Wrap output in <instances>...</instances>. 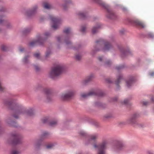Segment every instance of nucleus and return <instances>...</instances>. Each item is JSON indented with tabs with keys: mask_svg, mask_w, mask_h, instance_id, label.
I'll use <instances>...</instances> for the list:
<instances>
[{
	"mask_svg": "<svg viewBox=\"0 0 154 154\" xmlns=\"http://www.w3.org/2000/svg\"><path fill=\"white\" fill-rule=\"evenodd\" d=\"M44 91L46 97V101L48 102L50 101L52 99V95L50 90L48 88H45L44 89Z\"/></svg>",
	"mask_w": 154,
	"mask_h": 154,
	"instance_id": "9d476101",
	"label": "nucleus"
},
{
	"mask_svg": "<svg viewBox=\"0 0 154 154\" xmlns=\"http://www.w3.org/2000/svg\"><path fill=\"white\" fill-rule=\"evenodd\" d=\"M75 58L76 60H79L81 59V56L79 54H77L75 56Z\"/></svg>",
	"mask_w": 154,
	"mask_h": 154,
	"instance_id": "2f4dec72",
	"label": "nucleus"
},
{
	"mask_svg": "<svg viewBox=\"0 0 154 154\" xmlns=\"http://www.w3.org/2000/svg\"><path fill=\"white\" fill-rule=\"evenodd\" d=\"M148 36L149 38H154V35L152 33H149L148 34Z\"/></svg>",
	"mask_w": 154,
	"mask_h": 154,
	"instance_id": "cd10ccee",
	"label": "nucleus"
},
{
	"mask_svg": "<svg viewBox=\"0 0 154 154\" xmlns=\"http://www.w3.org/2000/svg\"><path fill=\"white\" fill-rule=\"evenodd\" d=\"M65 42L66 43V44L67 45H68L70 43V42L69 41V42H68L67 41H65Z\"/></svg>",
	"mask_w": 154,
	"mask_h": 154,
	"instance_id": "3c124183",
	"label": "nucleus"
},
{
	"mask_svg": "<svg viewBox=\"0 0 154 154\" xmlns=\"http://www.w3.org/2000/svg\"><path fill=\"white\" fill-rule=\"evenodd\" d=\"M61 38L60 37H58L57 38V40L58 42H60L61 40Z\"/></svg>",
	"mask_w": 154,
	"mask_h": 154,
	"instance_id": "de8ad7c7",
	"label": "nucleus"
},
{
	"mask_svg": "<svg viewBox=\"0 0 154 154\" xmlns=\"http://www.w3.org/2000/svg\"><path fill=\"white\" fill-rule=\"evenodd\" d=\"M1 49L2 50L5 51L7 50V47L5 45H2L1 46Z\"/></svg>",
	"mask_w": 154,
	"mask_h": 154,
	"instance_id": "c756f323",
	"label": "nucleus"
},
{
	"mask_svg": "<svg viewBox=\"0 0 154 154\" xmlns=\"http://www.w3.org/2000/svg\"><path fill=\"white\" fill-rule=\"evenodd\" d=\"M44 8L46 9H50L51 7V5L47 2H44L43 3Z\"/></svg>",
	"mask_w": 154,
	"mask_h": 154,
	"instance_id": "2eb2a0df",
	"label": "nucleus"
},
{
	"mask_svg": "<svg viewBox=\"0 0 154 154\" xmlns=\"http://www.w3.org/2000/svg\"><path fill=\"white\" fill-rule=\"evenodd\" d=\"M124 103L125 104H127L129 102V100L127 99H125L124 101Z\"/></svg>",
	"mask_w": 154,
	"mask_h": 154,
	"instance_id": "ea45409f",
	"label": "nucleus"
},
{
	"mask_svg": "<svg viewBox=\"0 0 154 154\" xmlns=\"http://www.w3.org/2000/svg\"><path fill=\"white\" fill-rule=\"evenodd\" d=\"M137 24L139 25V26L143 27L144 28L145 27L144 24L142 23V22L140 21H138L137 22Z\"/></svg>",
	"mask_w": 154,
	"mask_h": 154,
	"instance_id": "b1692460",
	"label": "nucleus"
},
{
	"mask_svg": "<svg viewBox=\"0 0 154 154\" xmlns=\"http://www.w3.org/2000/svg\"><path fill=\"white\" fill-rule=\"evenodd\" d=\"M100 103H95V105L97 106H99L100 105Z\"/></svg>",
	"mask_w": 154,
	"mask_h": 154,
	"instance_id": "8fccbe9b",
	"label": "nucleus"
},
{
	"mask_svg": "<svg viewBox=\"0 0 154 154\" xmlns=\"http://www.w3.org/2000/svg\"><path fill=\"white\" fill-rule=\"evenodd\" d=\"M34 67L36 71H38L39 69V67L38 66L34 65Z\"/></svg>",
	"mask_w": 154,
	"mask_h": 154,
	"instance_id": "58836bf2",
	"label": "nucleus"
},
{
	"mask_svg": "<svg viewBox=\"0 0 154 154\" xmlns=\"http://www.w3.org/2000/svg\"><path fill=\"white\" fill-rule=\"evenodd\" d=\"M149 75L151 76H153L154 75V72H151L149 73Z\"/></svg>",
	"mask_w": 154,
	"mask_h": 154,
	"instance_id": "49530a36",
	"label": "nucleus"
},
{
	"mask_svg": "<svg viewBox=\"0 0 154 154\" xmlns=\"http://www.w3.org/2000/svg\"><path fill=\"white\" fill-rule=\"evenodd\" d=\"M137 117V115L136 114L133 115L127 121V123L132 125L134 124L136 122V119Z\"/></svg>",
	"mask_w": 154,
	"mask_h": 154,
	"instance_id": "9b49d317",
	"label": "nucleus"
},
{
	"mask_svg": "<svg viewBox=\"0 0 154 154\" xmlns=\"http://www.w3.org/2000/svg\"><path fill=\"white\" fill-rule=\"evenodd\" d=\"M2 18V17H0V23H1L3 21V20L1 19Z\"/></svg>",
	"mask_w": 154,
	"mask_h": 154,
	"instance_id": "09e8293b",
	"label": "nucleus"
},
{
	"mask_svg": "<svg viewBox=\"0 0 154 154\" xmlns=\"http://www.w3.org/2000/svg\"><path fill=\"white\" fill-rule=\"evenodd\" d=\"M106 81L108 83H111L112 81L110 79H107L106 80Z\"/></svg>",
	"mask_w": 154,
	"mask_h": 154,
	"instance_id": "a19ab883",
	"label": "nucleus"
},
{
	"mask_svg": "<svg viewBox=\"0 0 154 154\" xmlns=\"http://www.w3.org/2000/svg\"><path fill=\"white\" fill-rule=\"evenodd\" d=\"M100 27V25L96 27H94L92 30V32L93 34L96 33L98 31V29Z\"/></svg>",
	"mask_w": 154,
	"mask_h": 154,
	"instance_id": "6ab92c4d",
	"label": "nucleus"
},
{
	"mask_svg": "<svg viewBox=\"0 0 154 154\" xmlns=\"http://www.w3.org/2000/svg\"><path fill=\"white\" fill-rule=\"evenodd\" d=\"M49 35V33L46 32L44 35V36H38L37 40L31 42L30 43V45L31 46H33L37 45L42 44L43 42L45 39Z\"/></svg>",
	"mask_w": 154,
	"mask_h": 154,
	"instance_id": "39448f33",
	"label": "nucleus"
},
{
	"mask_svg": "<svg viewBox=\"0 0 154 154\" xmlns=\"http://www.w3.org/2000/svg\"><path fill=\"white\" fill-rule=\"evenodd\" d=\"M37 8V6H35L31 10L29 11L27 13L28 16H30V15L33 14L35 12L36 9Z\"/></svg>",
	"mask_w": 154,
	"mask_h": 154,
	"instance_id": "4468645a",
	"label": "nucleus"
},
{
	"mask_svg": "<svg viewBox=\"0 0 154 154\" xmlns=\"http://www.w3.org/2000/svg\"><path fill=\"white\" fill-rule=\"evenodd\" d=\"M14 117L15 118H18V116H16V114L14 115Z\"/></svg>",
	"mask_w": 154,
	"mask_h": 154,
	"instance_id": "603ef678",
	"label": "nucleus"
},
{
	"mask_svg": "<svg viewBox=\"0 0 154 154\" xmlns=\"http://www.w3.org/2000/svg\"><path fill=\"white\" fill-rule=\"evenodd\" d=\"M124 67L123 66H117L116 67V69L118 70L122 68H123Z\"/></svg>",
	"mask_w": 154,
	"mask_h": 154,
	"instance_id": "4c0bfd02",
	"label": "nucleus"
},
{
	"mask_svg": "<svg viewBox=\"0 0 154 154\" xmlns=\"http://www.w3.org/2000/svg\"><path fill=\"white\" fill-rule=\"evenodd\" d=\"M95 2L100 4H102L107 9V17L111 19H115L116 18V15L104 3H103L101 0H94Z\"/></svg>",
	"mask_w": 154,
	"mask_h": 154,
	"instance_id": "20e7f679",
	"label": "nucleus"
},
{
	"mask_svg": "<svg viewBox=\"0 0 154 154\" xmlns=\"http://www.w3.org/2000/svg\"><path fill=\"white\" fill-rule=\"evenodd\" d=\"M86 29V28L85 26H83L82 27L81 31L82 32H85Z\"/></svg>",
	"mask_w": 154,
	"mask_h": 154,
	"instance_id": "473e14b6",
	"label": "nucleus"
},
{
	"mask_svg": "<svg viewBox=\"0 0 154 154\" xmlns=\"http://www.w3.org/2000/svg\"><path fill=\"white\" fill-rule=\"evenodd\" d=\"M29 57L28 56H26L23 59V62L25 63H27L28 61V58Z\"/></svg>",
	"mask_w": 154,
	"mask_h": 154,
	"instance_id": "bb28decb",
	"label": "nucleus"
},
{
	"mask_svg": "<svg viewBox=\"0 0 154 154\" xmlns=\"http://www.w3.org/2000/svg\"><path fill=\"white\" fill-rule=\"evenodd\" d=\"M143 103L144 105L146 106L148 104V102L146 101L143 102Z\"/></svg>",
	"mask_w": 154,
	"mask_h": 154,
	"instance_id": "c03bdc74",
	"label": "nucleus"
},
{
	"mask_svg": "<svg viewBox=\"0 0 154 154\" xmlns=\"http://www.w3.org/2000/svg\"><path fill=\"white\" fill-rule=\"evenodd\" d=\"M53 146V145L52 144H50L48 145L47 146V148L48 149H50Z\"/></svg>",
	"mask_w": 154,
	"mask_h": 154,
	"instance_id": "f704fd0d",
	"label": "nucleus"
},
{
	"mask_svg": "<svg viewBox=\"0 0 154 154\" xmlns=\"http://www.w3.org/2000/svg\"><path fill=\"white\" fill-rule=\"evenodd\" d=\"M51 54V52L50 51H48L46 53V56L48 57Z\"/></svg>",
	"mask_w": 154,
	"mask_h": 154,
	"instance_id": "e433bc0d",
	"label": "nucleus"
},
{
	"mask_svg": "<svg viewBox=\"0 0 154 154\" xmlns=\"http://www.w3.org/2000/svg\"><path fill=\"white\" fill-rule=\"evenodd\" d=\"M26 32H29V31L28 30V31H27V30H26Z\"/></svg>",
	"mask_w": 154,
	"mask_h": 154,
	"instance_id": "4d7b16f0",
	"label": "nucleus"
},
{
	"mask_svg": "<svg viewBox=\"0 0 154 154\" xmlns=\"http://www.w3.org/2000/svg\"><path fill=\"white\" fill-rule=\"evenodd\" d=\"M22 112L29 116H32L34 113L32 109H30L29 110L23 111Z\"/></svg>",
	"mask_w": 154,
	"mask_h": 154,
	"instance_id": "f8f14e48",
	"label": "nucleus"
},
{
	"mask_svg": "<svg viewBox=\"0 0 154 154\" xmlns=\"http://www.w3.org/2000/svg\"><path fill=\"white\" fill-rule=\"evenodd\" d=\"M63 70L62 65H57L53 67L50 73V76L52 78L54 79L62 74Z\"/></svg>",
	"mask_w": 154,
	"mask_h": 154,
	"instance_id": "f257e3e1",
	"label": "nucleus"
},
{
	"mask_svg": "<svg viewBox=\"0 0 154 154\" xmlns=\"http://www.w3.org/2000/svg\"><path fill=\"white\" fill-rule=\"evenodd\" d=\"M103 95V94L102 92H95L94 91H91L88 94H86L83 93L81 94V96L83 98H85L88 97L89 96H93L94 95H97L99 96H102Z\"/></svg>",
	"mask_w": 154,
	"mask_h": 154,
	"instance_id": "6e6552de",
	"label": "nucleus"
},
{
	"mask_svg": "<svg viewBox=\"0 0 154 154\" xmlns=\"http://www.w3.org/2000/svg\"><path fill=\"white\" fill-rule=\"evenodd\" d=\"M122 79V75H120L119 76L117 80L115 82V84L118 87V85L120 83V81Z\"/></svg>",
	"mask_w": 154,
	"mask_h": 154,
	"instance_id": "f3484780",
	"label": "nucleus"
},
{
	"mask_svg": "<svg viewBox=\"0 0 154 154\" xmlns=\"http://www.w3.org/2000/svg\"><path fill=\"white\" fill-rule=\"evenodd\" d=\"M21 113L20 112V111H18L17 112V114H20Z\"/></svg>",
	"mask_w": 154,
	"mask_h": 154,
	"instance_id": "5fc2aeb1",
	"label": "nucleus"
},
{
	"mask_svg": "<svg viewBox=\"0 0 154 154\" xmlns=\"http://www.w3.org/2000/svg\"><path fill=\"white\" fill-rule=\"evenodd\" d=\"M57 124V122L56 121H53L51 122L49 124L50 125L52 126H54L56 125Z\"/></svg>",
	"mask_w": 154,
	"mask_h": 154,
	"instance_id": "5701e85b",
	"label": "nucleus"
},
{
	"mask_svg": "<svg viewBox=\"0 0 154 154\" xmlns=\"http://www.w3.org/2000/svg\"><path fill=\"white\" fill-rule=\"evenodd\" d=\"M103 58V57H100L98 58V59L99 60V61H102Z\"/></svg>",
	"mask_w": 154,
	"mask_h": 154,
	"instance_id": "a18cd8bd",
	"label": "nucleus"
},
{
	"mask_svg": "<svg viewBox=\"0 0 154 154\" xmlns=\"http://www.w3.org/2000/svg\"><path fill=\"white\" fill-rule=\"evenodd\" d=\"M48 119L47 118H44L42 119V121L43 123H46L47 122Z\"/></svg>",
	"mask_w": 154,
	"mask_h": 154,
	"instance_id": "c85d7f7f",
	"label": "nucleus"
},
{
	"mask_svg": "<svg viewBox=\"0 0 154 154\" xmlns=\"http://www.w3.org/2000/svg\"><path fill=\"white\" fill-rule=\"evenodd\" d=\"M121 56L122 57H124L125 56L128 54L129 52L127 51H121Z\"/></svg>",
	"mask_w": 154,
	"mask_h": 154,
	"instance_id": "412c9836",
	"label": "nucleus"
},
{
	"mask_svg": "<svg viewBox=\"0 0 154 154\" xmlns=\"http://www.w3.org/2000/svg\"><path fill=\"white\" fill-rule=\"evenodd\" d=\"M4 89L5 88L2 86L1 83L0 82V91H3Z\"/></svg>",
	"mask_w": 154,
	"mask_h": 154,
	"instance_id": "c9c22d12",
	"label": "nucleus"
},
{
	"mask_svg": "<svg viewBox=\"0 0 154 154\" xmlns=\"http://www.w3.org/2000/svg\"><path fill=\"white\" fill-rule=\"evenodd\" d=\"M12 137L14 139L13 142V143L17 144L21 142L22 137L20 135L17 134H15L12 135Z\"/></svg>",
	"mask_w": 154,
	"mask_h": 154,
	"instance_id": "1a4fd4ad",
	"label": "nucleus"
},
{
	"mask_svg": "<svg viewBox=\"0 0 154 154\" xmlns=\"http://www.w3.org/2000/svg\"><path fill=\"white\" fill-rule=\"evenodd\" d=\"M93 77L94 76L92 75H91L89 76L85 80L86 82H87L91 81Z\"/></svg>",
	"mask_w": 154,
	"mask_h": 154,
	"instance_id": "aec40b11",
	"label": "nucleus"
},
{
	"mask_svg": "<svg viewBox=\"0 0 154 154\" xmlns=\"http://www.w3.org/2000/svg\"><path fill=\"white\" fill-rule=\"evenodd\" d=\"M80 134L82 135L85 136L86 134L83 131H81L80 133Z\"/></svg>",
	"mask_w": 154,
	"mask_h": 154,
	"instance_id": "79ce46f5",
	"label": "nucleus"
},
{
	"mask_svg": "<svg viewBox=\"0 0 154 154\" xmlns=\"http://www.w3.org/2000/svg\"><path fill=\"white\" fill-rule=\"evenodd\" d=\"M111 64V62L109 61H106L105 63V65L106 66H109Z\"/></svg>",
	"mask_w": 154,
	"mask_h": 154,
	"instance_id": "7c9ffc66",
	"label": "nucleus"
},
{
	"mask_svg": "<svg viewBox=\"0 0 154 154\" xmlns=\"http://www.w3.org/2000/svg\"><path fill=\"white\" fill-rule=\"evenodd\" d=\"M64 9H66V7H65V6H64Z\"/></svg>",
	"mask_w": 154,
	"mask_h": 154,
	"instance_id": "13d9d810",
	"label": "nucleus"
},
{
	"mask_svg": "<svg viewBox=\"0 0 154 154\" xmlns=\"http://www.w3.org/2000/svg\"><path fill=\"white\" fill-rule=\"evenodd\" d=\"M75 94V92L73 91L70 90L67 91L65 94H63L61 98L64 100H68L72 98Z\"/></svg>",
	"mask_w": 154,
	"mask_h": 154,
	"instance_id": "0eeeda50",
	"label": "nucleus"
},
{
	"mask_svg": "<svg viewBox=\"0 0 154 154\" xmlns=\"http://www.w3.org/2000/svg\"><path fill=\"white\" fill-rule=\"evenodd\" d=\"M125 146L122 143H119L117 145L116 148V151H119L125 148Z\"/></svg>",
	"mask_w": 154,
	"mask_h": 154,
	"instance_id": "ddd939ff",
	"label": "nucleus"
},
{
	"mask_svg": "<svg viewBox=\"0 0 154 154\" xmlns=\"http://www.w3.org/2000/svg\"><path fill=\"white\" fill-rule=\"evenodd\" d=\"M9 105H10V103H8Z\"/></svg>",
	"mask_w": 154,
	"mask_h": 154,
	"instance_id": "bf43d9fd",
	"label": "nucleus"
},
{
	"mask_svg": "<svg viewBox=\"0 0 154 154\" xmlns=\"http://www.w3.org/2000/svg\"><path fill=\"white\" fill-rule=\"evenodd\" d=\"M96 43L97 46L102 47V50L103 51H108L112 48V46L110 42L102 39L97 40Z\"/></svg>",
	"mask_w": 154,
	"mask_h": 154,
	"instance_id": "f03ea898",
	"label": "nucleus"
},
{
	"mask_svg": "<svg viewBox=\"0 0 154 154\" xmlns=\"http://www.w3.org/2000/svg\"><path fill=\"white\" fill-rule=\"evenodd\" d=\"M98 138V135L97 134H93L90 136V138L91 140H95Z\"/></svg>",
	"mask_w": 154,
	"mask_h": 154,
	"instance_id": "a211bd4d",
	"label": "nucleus"
},
{
	"mask_svg": "<svg viewBox=\"0 0 154 154\" xmlns=\"http://www.w3.org/2000/svg\"><path fill=\"white\" fill-rule=\"evenodd\" d=\"M50 18L52 23V27L54 29H57L60 24L61 22L60 20L59 19L54 17L52 15L50 16Z\"/></svg>",
	"mask_w": 154,
	"mask_h": 154,
	"instance_id": "423d86ee",
	"label": "nucleus"
},
{
	"mask_svg": "<svg viewBox=\"0 0 154 154\" xmlns=\"http://www.w3.org/2000/svg\"><path fill=\"white\" fill-rule=\"evenodd\" d=\"M126 82L127 86L129 87L132 85L133 83V79H131L128 81H127Z\"/></svg>",
	"mask_w": 154,
	"mask_h": 154,
	"instance_id": "dca6fc26",
	"label": "nucleus"
},
{
	"mask_svg": "<svg viewBox=\"0 0 154 154\" xmlns=\"http://www.w3.org/2000/svg\"><path fill=\"white\" fill-rule=\"evenodd\" d=\"M79 15L82 18H85L86 16L85 14L82 12H80L79 14Z\"/></svg>",
	"mask_w": 154,
	"mask_h": 154,
	"instance_id": "393cba45",
	"label": "nucleus"
},
{
	"mask_svg": "<svg viewBox=\"0 0 154 154\" xmlns=\"http://www.w3.org/2000/svg\"><path fill=\"white\" fill-rule=\"evenodd\" d=\"M107 141L105 140L102 141L98 145L95 144L94 147L98 150L97 154H105V150L107 148Z\"/></svg>",
	"mask_w": 154,
	"mask_h": 154,
	"instance_id": "7ed1b4c3",
	"label": "nucleus"
},
{
	"mask_svg": "<svg viewBox=\"0 0 154 154\" xmlns=\"http://www.w3.org/2000/svg\"><path fill=\"white\" fill-rule=\"evenodd\" d=\"M148 154H153V153L151 152H149Z\"/></svg>",
	"mask_w": 154,
	"mask_h": 154,
	"instance_id": "6e6d98bb",
	"label": "nucleus"
},
{
	"mask_svg": "<svg viewBox=\"0 0 154 154\" xmlns=\"http://www.w3.org/2000/svg\"><path fill=\"white\" fill-rule=\"evenodd\" d=\"M71 29L69 28H67L64 30V32L66 34H69L70 32Z\"/></svg>",
	"mask_w": 154,
	"mask_h": 154,
	"instance_id": "4be33fe9",
	"label": "nucleus"
},
{
	"mask_svg": "<svg viewBox=\"0 0 154 154\" xmlns=\"http://www.w3.org/2000/svg\"><path fill=\"white\" fill-rule=\"evenodd\" d=\"M23 48H20V51H23Z\"/></svg>",
	"mask_w": 154,
	"mask_h": 154,
	"instance_id": "864d4df0",
	"label": "nucleus"
},
{
	"mask_svg": "<svg viewBox=\"0 0 154 154\" xmlns=\"http://www.w3.org/2000/svg\"><path fill=\"white\" fill-rule=\"evenodd\" d=\"M48 134V133L47 132H45L43 135V136L44 137H46V135Z\"/></svg>",
	"mask_w": 154,
	"mask_h": 154,
	"instance_id": "37998d69",
	"label": "nucleus"
},
{
	"mask_svg": "<svg viewBox=\"0 0 154 154\" xmlns=\"http://www.w3.org/2000/svg\"><path fill=\"white\" fill-rule=\"evenodd\" d=\"M19 152L16 150H12L11 152V154H19Z\"/></svg>",
	"mask_w": 154,
	"mask_h": 154,
	"instance_id": "a878e982",
	"label": "nucleus"
},
{
	"mask_svg": "<svg viewBox=\"0 0 154 154\" xmlns=\"http://www.w3.org/2000/svg\"><path fill=\"white\" fill-rule=\"evenodd\" d=\"M35 57L38 58L40 56V54L38 53H35L34 54Z\"/></svg>",
	"mask_w": 154,
	"mask_h": 154,
	"instance_id": "72a5a7b5",
	"label": "nucleus"
}]
</instances>
